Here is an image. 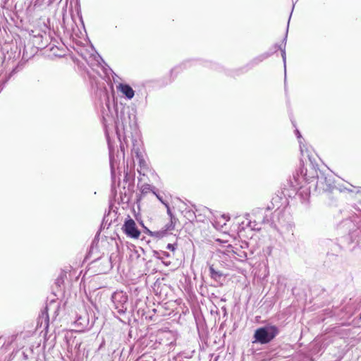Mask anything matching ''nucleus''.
<instances>
[{"instance_id":"10","label":"nucleus","mask_w":361,"mask_h":361,"mask_svg":"<svg viewBox=\"0 0 361 361\" xmlns=\"http://www.w3.org/2000/svg\"><path fill=\"white\" fill-rule=\"evenodd\" d=\"M168 248H169V249L173 248L172 245L169 244V245H168Z\"/></svg>"},{"instance_id":"1","label":"nucleus","mask_w":361,"mask_h":361,"mask_svg":"<svg viewBox=\"0 0 361 361\" xmlns=\"http://www.w3.org/2000/svg\"><path fill=\"white\" fill-rule=\"evenodd\" d=\"M279 330L275 326L257 329L254 334L255 342L266 344L272 341L278 334Z\"/></svg>"},{"instance_id":"6","label":"nucleus","mask_w":361,"mask_h":361,"mask_svg":"<svg viewBox=\"0 0 361 361\" xmlns=\"http://www.w3.org/2000/svg\"><path fill=\"white\" fill-rule=\"evenodd\" d=\"M149 170V167L144 159H140L139 161V168L137 172L142 176H145Z\"/></svg>"},{"instance_id":"4","label":"nucleus","mask_w":361,"mask_h":361,"mask_svg":"<svg viewBox=\"0 0 361 361\" xmlns=\"http://www.w3.org/2000/svg\"><path fill=\"white\" fill-rule=\"evenodd\" d=\"M117 90L121 92L128 99H132L135 95L133 88L128 84L120 83L117 86Z\"/></svg>"},{"instance_id":"5","label":"nucleus","mask_w":361,"mask_h":361,"mask_svg":"<svg viewBox=\"0 0 361 361\" xmlns=\"http://www.w3.org/2000/svg\"><path fill=\"white\" fill-rule=\"evenodd\" d=\"M140 197L138 199V201H140L142 198L145 197V196L147 194L150 193V192H152L159 200H161L160 197H159V195H157V193L154 191H153L152 188V186L149 184L145 183V184L142 185L140 186Z\"/></svg>"},{"instance_id":"2","label":"nucleus","mask_w":361,"mask_h":361,"mask_svg":"<svg viewBox=\"0 0 361 361\" xmlns=\"http://www.w3.org/2000/svg\"><path fill=\"white\" fill-rule=\"evenodd\" d=\"M311 178L312 177L307 173V169L302 165L300 168L299 172L293 175V178L290 180V186L294 190H300L303 187L305 183L310 180Z\"/></svg>"},{"instance_id":"8","label":"nucleus","mask_w":361,"mask_h":361,"mask_svg":"<svg viewBox=\"0 0 361 361\" xmlns=\"http://www.w3.org/2000/svg\"><path fill=\"white\" fill-rule=\"evenodd\" d=\"M232 248H233V246L231 244L227 245V251L228 252H230V249H232Z\"/></svg>"},{"instance_id":"7","label":"nucleus","mask_w":361,"mask_h":361,"mask_svg":"<svg viewBox=\"0 0 361 361\" xmlns=\"http://www.w3.org/2000/svg\"><path fill=\"white\" fill-rule=\"evenodd\" d=\"M209 271L211 277L215 280L220 279L223 276V273L221 271L215 270L213 264L210 265Z\"/></svg>"},{"instance_id":"3","label":"nucleus","mask_w":361,"mask_h":361,"mask_svg":"<svg viewBox=\"0 0 361 361\" xmlns=\"http://www.w3.org/2000/svg\"><path fill=\"white\" fill-rule=\"evenodd\" d=\"M122 230L128 237L133 239H138L141 235L135 221L130 216L125 220Z\"/></svg>"},{"instance_id":"9","label":"nucleus","mask_w":361,"mask_h":361,"mask_svg":"<svg viewBox=\"0 0 361 361\" xmlns=\"http://www.w3.org/2000/svg\"><path fill=\"white\" fill-rule=\"evenodd\" d=\"M167 213H168L171 216H172V214H171V210H170V209H169V208H168Z\"/></svg>"}]
</instances>
